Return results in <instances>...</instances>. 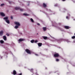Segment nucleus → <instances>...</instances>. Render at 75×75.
Masks as SVG:
<instances>
[{
	"instance_id": "22",
	"label": "nucleus",
	"mask_w": 75,
	"mask_h": 75,
	"mask_svg": "<svg viewBox=\"0 0 75 75\" xmlns=\"http://www.w3.org/2000/svg\"><path fill=\"white\" fill-rule=\"evenodd\" d=\"M5 4H1V6L2 7V6H4Z\"/></svg>"
},
{
	"instance_id": "33",
	"label": "nucleus",
	"mask_w": 75,
	"mask_h": 75,
	"mask_svg": "<svg viewBox=\"0 0 75 75\" xmlns=\"http://www.w3.org/2000/svg\"><path fill=\"white\" fill-rule=\"evenodd\" d=\"M68 16H66V18L67 19H68Z\"/></svg>"
},
{
	"instance_id": "16",
	"label": "nucleus",
	"mask_w": 75,
	"mask_h": 75,
	"mask_svg": "<svg viewBox=\"0 0 75 75\" xmlns=\"http://www.w3.org/2000/svg\"><path fill=\"white\" fill-rule=\"evenodd\" d=\"M47 38H48V37H46V36H44L43 37V39L44 40H47Z\"/></svg>"
},
{
	"instance_id": "2",
	"label": "nucleus",
	"mask_w": 75,
	"mask_h": 75,
	"mask_svg": "<svg viewBox=\"0 0 75 75\" xmlns=\"http://www.w3.org/2000/svg\"><path fill=\"white\" fill-rule=\"evenodd\" d=\"M25 51L27 53V54H31V53H32V52L31 51H30V50L26 49L25 50Z\"/></svg>"
},
{
	"instance_id": "29",
	"label": "nucleus",
	"mask_w": 75,
	"mask_h": 75,
	"mask_svg": "<svg viewBox=\"0 0 75 75\" xmlns=\"http://www.w3.org/2000/svg\"><path fill=\"white\" fill-rule=\"evenodd\" d=\"M35 43H36V42H38V40H36L35 41Z\"/></svg>"
},
{
	"instance_id": "12",
	"label": "nucleus",
	"mask_w": 75,
	"mask_h": 75,
	"mask_svg": "<svg viewBox=\"0 0 75 75\" xmlns=\"http://www.w3.org/2000/svg\"><path fill=\"white\" fill-rule=\"evenodd\" d=\"M42 43H38V45L39 47H41V46H42Z\"/></svg>"
},
{
	"instance_id": "13",
	"label": "nucleus",
	"mask_w": 75,
	"mask_h": 75,
	"mask_svg": "<svg viewBox=\"0 0 75 75\" xmlns=\"http://www.w3.org/2000/svg\"><path fill=\"white\" fill-rule=\"evenodd\" d=\"M43 7H47V5H46V4H45V3H43Z\"/></svg>"
},
{
	"instance_id": "5",
	"label": "nucleus",
	"mask_w": 75,
	"mask_h": 75,
	"mask_svg": "<svg viewBox=\"0 0 75 75\" xmlns=\"http://www.w3.org/2000/svg\"><path fill=\"white\" fill-rule=\"evenodd\" d=\"M25 40V39H24L23 38H20L18 40V41L19 42H21L22 41H24Z\"/></svg>"
},
{
	"instance_id": "24",
	"label": "nucleus",
	"mask_w": 75,
	"mask_h": 75,
	"mask_svg": "<svg viewBox=\"0 0 75 75\" xmlns=\"http://www.w3.org/2000/svg\"><path fill=\"white\" fill-rule=\"evenodd\" d=\"M30 72H33V69H30Z\"/></svg>"
},
{
	"instance_id": "34",
	"label": "nucleus",
	"mask_w": 75,
	"mask_h": 75,
	"mask_svg": "<svg viewBox=\"0 0 75 75\" xmlns=\"http://www.w3.org/2000/svg\"><path fill=\"white\" fill-rule=\"evenodd\" d=\"M67 15H68V16H70V14H69V13H68Z\"/></svg>"
},
{
	"instance_id": "32",
	"label": "nucleus",
	"mask_w": 75,
	"mask_h": 75,
	"mask_svg": "<svg viewBox=\"0 0 75 75\" xmlns=\"http://www.w3.org/2000/svg\"><path fill=\"white\" fill-rule=\"evenodd\" d=\"M18 75H22V73H21L20 74H19Z\"/></svg>"
},
{
	"instance_id": "28",
	"label": "nucleus",
	"mask_w": 75,
	"mask_h": 75,
	"mask_svg": "<svg viewBox=\"0 0 75 75\" xmlns=\"http://www.w3.org/2000/svg\"><path fill=\"white\" fill-rule=\"evenodd\" d=\"M54 6H55V7H57V6H58V5L56 4L54 5Z\"/></svg>"
},
{
	"instance_id": "27",
	"label": "nucleus",
	"mask_w": 75,
	"mask_h": 75,
	"mask_svg": "<svg viewBox=\"0 0 75 75\" xmlns=\"http://www.w3.org/2000/svg\"><path fill=\"white\" fill-rule=\"evenodd\" d=\"M56 61L57 62L59 61V60L58 59H56Z\"/></svg>"
},
{
	"instance_id": "3",
	"label": "nucleus",
	"mask_w": 75,
	"mask_h": 75,
	"mask_svg": "<svg viewBox=\"0 0 75 75\" xmlns=\"http://www.w3.org/2000/svg\"><path fill=\"white\" fill-rule=\"evenodd\" d=\"M54 57H59V55L58 53H56L54 54Z\"/></svg>"
},
{
	"instance_id": "10",
	"label": "nucleus",
	"mask_w": 75,
	"mask_h": 75,
	"mask_svg": "<svg viewBox=\"0 0 75 75\" xmlns=\"http://www.w3.org/2000/svg\"><path fill=\"white\" fill-rule=\"evenodd\" d=\"M3 34V31L2 30L0 32V35L2 36Z\"/></svg>"
},
{
	"instance_id": "26",
	"label": "nucleus",
	"mask_w": 75,
	"mask_h": 75,
	"mask_svg": "<svg viewBox=\"0 0 75 75\" xmlns=\"http://www.w3.org/2000/svg\"><path fill=\"white\" fill-rule=\"evenodd\" d=\"M11 20H13V16H11Z\"/></svg>"
},
{
	"instance_id": "38",
	"label": "nucleus",
	"mask_w": 75,
	"mask_h": 75,
	"mask_svg": "<svg viewBox=\"0 0 75 75\" xmlns=\"http://www.w3.org/2000/svg\"><path fill=\"white\" fill-rule=\"evenodd\" d=\"M74 20H75V19H74Z\"/></svg>"
},
{
	"instance_id": "39",
	"label": "nucleus",
	"mask_w": 75,
	"mask_h": 75,
	"mask_svg": "<svg viewBox=\"0 0 75 75\" xmlns=\"http://www.w3.org/2000/svg\"><path fill=\"white\" fill-rule=\"evenodd\" d=\"M21 34H22V33H21Z\"/></svg>"
},
{
	"instance_id": "37",
	"label": "nucleus",
	"mask_w": 75,
	"mask_h": 75,
	"mask_svg": "<svg viewBox=\"0 0 75 75\" xmlns=\"http://www.w3.org/2000/svg\"><path fill=\"white\" fill-rule=\"evenodd\" d=\"M28 6H29V4L28 5Z\"/></svg>"
},
{
	"instance_id": "17",
	"label": "nucleus",
	"mask_w": 75,
	"mask_h": 75,
	"mask_svg": "<svg viewBox=\"0 0 75 75\" xmlns=\"http://www.w3.org/2000/svg\"><path fill=\"white\" fill-rule=\"evenodd\" d=\"M0 42L1 44H3V43H4V41L3 40H1L0 41Z\"/></svg>"
},
{
	"instance_id": "31",
	"label": "nucleus",
	"mask_w": 75,
	"mask_h": 75,
	"mask_svg": "<svg viewBox=\"0 0 75 75\" xmlns=\"http://www.w3.org/2000/svg\"><path fill=\"white\" fill-rule=\"evenodd\" d=\"M37 25H40V23H38Z\"/></svg>"
},
{
	"instance_id": "9",
	"label": "nucleus",
	"mask_w": 75,
	"mask_h": 75,
	"mask_svg": "<svg viewBox=\"0 0 75 75\" xmlns=\"http://www.w3.org/2000/svg\"><path fill=\"white\" fill-rule=\"evenodd\" d=\"M13 75H16V74H17V73L16 72V70H13Z\"/></svg>"
},
{
	"instance_id": "35",
	"label": "nucleus",
	"mask_w": 75,
	"mask_h": 75,
	"mask_svg": "<svg viewBox=\"0 0 75 75\" xmlns=\"http://www.w3.org/2000/svg\"><path fill=\"white\" fill-rule=\"evenodd\" d=\"M9 3H10V4H11V1H9Z\"/></svg>"
},
{
	"instance_id": "19",
	"label": "nucleus",
	"mask_w": 75,
	"mask_h": 75,
	"mask_svg": "<svg viewBox=\"0 0 75 75\" xmlns=\"http://www.w3.org/2000/svg\"><path fill=\"white\" fill-rule=\"evenodd\" d=\"M18 28V26L16 25L15 26V28L16 29L17 28Z\"/></svg>"
},
{
	"instance_id": "6",
	"label": "nucleus",
	"mask_w": 75,
	"mask_h": 75,
	"mask_svg": "<svg viewBox=\"0 0 75 75\" xmlns=\"http://www.w3.org/2000/svg\"><path fill=\"white\" fill-rule=\"evenodd\" d=\"M0 14L3 17H4V16H5V14H4L3 12H0Z\"/></svg>"
},
{
	"instance_id": "14",
	"label": "nucleus",
	"mask_w": 75,
	"mask_h": 75,
	"mask_svg": "<svg viewBox=\"0 0 75 75\" xmlns=\"http://www.w3.org/2000/svg\"><path fill=\"white\" fill-rule=\"evenodd\" d=\"M20 8V7H16L15 8V10H19Z\"/></svg>"
},
{
	"instance_id": "25",
	"label": "nucleus",
	"mask_w": 75,
	"mask_h": 75,
	"mask_svg": "<svg viewBox=\"0 0 75 75\" xmlns=\"http://www.w3.org/2000/svg\"><path fill=\"white\" fill-rule=\"evenodd\" d=\"M6 35H7V36L8 37L9 36V35H10V34H8V33H6Z\"/></svg>"
},
{
	"instance_id": "23",
	"label": "nucleus",
	"mask_w": 75,
	"mask_h": 75,
	"mask_svg": "<svg viewBox=\"0 0 75 75\" xmlns=\"http://www.w3.org/2000/svg\"><path fill=\"white\" fill-rule=\"evenodd\" d=\"M34 42V40H32L31 41V42L32 43H33V42Z\"/></svg>"
},
{
	"instance_id": "40",
	"label": "nucleus",
	"mask_w": 75,
	"mask_h": 75,
	"mask_svg": "<svg viewBox=\"0 0 75 75\" xmlns=\"http://www.w3.org/2000/svg\"><path fill=\"white\" fill-rule=\"evenodd\" d=\"M37 35H38V33H37Z\"/></svg>"
},
{
	"instance_id": "18",
	"label": "nucleus",
	"mask_w": 75,
	"mask_h": 75,
	"mask_svg": "<svg viewBox=\"0 0 75 75\" xmlns=\"http://www.w3.org/2000/svg\"><path fill=\"white\" fill-rule=\"evenodd\" d=\"M23 16H28L29 14H27V13H23Z\"/></svg>"
},
{
	"instance_id": "20",
	"label": "nucleus",
	"mask_w": 75,
	"mask_h": 75,
	"mask_svg": "<svg viewBox=\"0 0 75 75\" xmlns=\"http://www.w3.org/2000/svg\"><path fill=\"white\" fill-rule=\"evenodd\" d=\"M71 38L72 39H74L75 38V36H73L71 37Z\"/></svg>"
},
{
	"instance_id": "21",
	"label": "nucleus",
	"mask_w": 75,
	"mask_h": 75,
	"mask_svg": "<svg viewBox=\"0 0 75 75\" xmlns=\"http://www.w3.org/2000/svg\"><path fill=\"white\" fill-rule=\"evenodd\" d=\"M19 10H20L21 11H23V10H24L23 9H21V8H20Z\"/></svg>"
},
{
	"instance_id": "36",
	"label": "nucleus",
	"mask_w": 75,
	"mask_h": 75,
	"mask_svg": "<svg viewBox=\"0 0 75 75\" xmlns=\"http://www.w3.org/2000/svg\"><path fill=\"white\" fill-rule=\"evenodd\" d=\"M66 0H62V1H65Z\"/></svg>"
},
{
	"instance_id": "1",
	"label": "nucleus",
	"mask_w": 75,
	"mask_h": 75,
	"mask_svg": "<svg viewBox=\"0 0 75 75\" xmlns=\"http://www.w3.org/2000/svg\"><path fill=\"white\" fill-rule=\"evenodd\" d=\"M8 18L7 16H6L4 18V20H5V21L8 23L10 24V21L8 20Z\"/></svg>"
},
{
	"instance_id": "7",
	"label": "nucleus",
	"mask_w": 75,
	"mask_h": 75,
	"mask_svg": "<svg viewBox=\"0 0 75 75\" xmlns=\"http://www.w3.org/2000/svg\"><path fill=\"white\" fill-rule=\"evenodd\" d=\"M3 38L5 41H6V40H7V37L6 36H4Z\"/></svg>"
},
{
	"instance_id": "15",
	"label": "nucleus",
	"mask_w": 75,
	"mask_h": 75,
	"mask_svg": "<svg viewBox=\"0 0 75 75\" xmlns=\"http://www.w3.org/2000/svg\"><path fill=\"white\" fill-rule=\"evenodd\" d=\"M30 20L31 21V22H32V23L34 22V20H33V18H31L30 19Z\"/></svg>"
},
{
	"instance_id": "4",
	"label": "nucleus",
	"mask_w": 75,
	"mask_h": 75,
	"mask_svg": "<svg viewBox=\"0 0 75 75\" xmlns=\"http://www.w3.org/2000/svg\"><path fill=\"white\" fill-rule=\"evenodd\" d=\"M14 24L18 26H20V23L19 22H14Z\"/></svg>"
},
{
	"instance_id": "8",
	"label": "nucleus",
	"mask_w": 75,
	"mask_h": 75,
	"mask_svg": "<svg viewBox=\"0 0 75 75\" xmlns=\"http://www.w3.org/2000/svg\"><path fill=\"white\" fill-rule=\"evenodd\" d=\"M65 28L66 29H67V30L69 29V27L68 26H64Z\"/></svg>"
},
{
	"instance_id": "30",
	"label": "nucleus",
	"mask_w": 75,
	"mask_h": 75,
	"mask_svg": "<svg viewBox=\"0 0 75 75\" xmlns=\"http://www.w3.org/2000/svg\"><path fill=\"white\" fill-rule=\"evenodd\" d=\"M35 55H36V56H38V54H35Z\"/></svg>"
},
{
	"instance_id": "11",
	"label": "nucleus",
	"mask_w": 75,
	"mask_h": 75,
	"mask_svg": "<svg viewBox=\"0 0 75 75\" xmlns=\"http://www.w3.org/2000/svg\"><path fill=\"white\" fill-rule=\"evenodd\" d=\"M42 28L44 31H46V30H47V28L45 27H43Z\"/></svg>"
},
{
	"instance_id": "41",
	"label": "nucleus",
	"mask_w": 75,
	"mask_h": 75,
	"mask_svg": "<svg viewBox=\"0 0 75 75\" xmlns=\"http://www.w3.org/2000/svg\"><path fill=\"white\" fill-rule=\"evenodd\" d=\"M60 24H61V23H60Z\"/></svg>"
}]
</instances>
